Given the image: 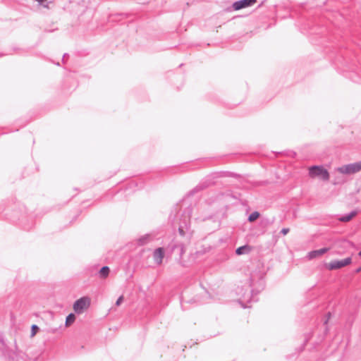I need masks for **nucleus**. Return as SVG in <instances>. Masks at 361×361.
<instances>
[{
    "label": "nucleus",
    "mask_w": 361,
    "mask_h": 361,
    "mask_svg": "<svg viewBox=\"0 0 361 361\" xmlns=\"http://www.w3.org/2000/svg\"><path fill=\"white\" fill-rule=\"evenodd\" d=\"M309 176L312 178H319L324 181L329 180V171L322 166H313L308 169Z\"/></svg>",
    "instance_id": "1"
},
{
    "label": "nucleus",
    "mask_w": 361,
    "mask_h": 361,
    "mask_svg": "<svg viewBox=\"0 0 361 361\" xmlns=\"http://www.w3.org/2000/svg\"><path fill=\"white\" fill-rule=\"evenodd\" d=\"M336 171L343 175H351L361 171V161L345 164L338 167Z\"/></svg>",
    "instance_id": "2"
},
{
    "label": "nucleus",
    "mask_w": 361,
    "mask_h": 361,
    "mask_svg": "<svg viewBox=\"0 0 361 361\" xmlns=\"http://www.w3.org/2000/svg\"><path fill=\"white\" fill-rule=\"evenodd\" d=\"M91 299L89 297H82L77 300L73 306V309L77 314H82L90 306Z\"/></svg>",
    "instance_id": "3"
},
{
    "label": "nucleus",
    "mask_w": 361,
    "mask_h": 361,
    "mask_svg": "<svg viewBox=\"0 0 361 361\" xmlns=\"http://www.w3.org/2000/svg\"><path fill=\"white\" fill-rule=\"evenodd\" d=\"M352 259L350 257H348L341 260H334L325 264L326 269L329 271L341 269L350 264Z\"/></svg>",
    "instance_id": "4"
},
{
    "label": "nucleus",
    "mask_w": 361,
    "mask_h": 361,
    "mask_svg": "<svg viewBox=\"0 0 361 361\" xmlns=\"http://www.w3.org/2000/svg\"><path fill=\"white\" fill-rule=\"evenodd\" d=\"M256 3L257 0H240L233 3V8L235 11H238L253 6Z\"/></svg>",
    "instance_id": "5"
},
{
    "label": "nucleus",
    "mask_w": 361,
    "mask_h": 361,
    "mask_svg": "<svg viewBox=\"0 0 361 361\" xmlns=\"http://www.w3.org/2000/svg\"><path fill=\"white\" fill-rule=\"evenodd\" d=\"M164 256L165 251L162 247L156 249L153 253L154 260L157 265H161L162 264Z\"/></svg>",
    "instance_id": "6"
},
{
    "label": "nucleus",
    "mask_w": 361,
    "mask_h": 361,
    "mask_svg": "<svg viewBox=\"0 0 361 361\" xmlns=\"http://www.w3.org/2000/svg\"><path fill=\"white\" fill-rule=\"evenodd\" d=\"M328 251H329V248H326V247H324V248H322L320 250H313V251L309 252L307 254V258L308 260H312L314 258H317V257L322 256Z\"/></svg>",
    "instance_id": "7"
},
{
    "label": "nucleus",
    "mask_w": 361,
    "mask_h": 361,
    "mask_svg": "<svg viewBox=\"0 0 361 361\" xmlns=\"http://www.w3.org/2000/svg\"><path fill=\"white\" fill-rule=\"evenodd\" d=\"M252 250V247L250 245H243L239 247L235 250V252L238 255H241L244 254H248Z\"/></svg>",
    "instance_id": "8"
},
{
    "label": "nucleus",
    "mask_w": 361,
    "mask_h": 361,
    "mask_svg": "<svg viewBox=\"0 0 361 361\" xmlns=\"http://www.w3.org/2000/svg\"><path fill=\"white\" fill-rule=\"evenodd\" d=\"M356 214H357V212L354 211V212H352L349 215H347V216L340 218L339 220L343 222H348V221H350L354 216H355Z\"/></svg>",
    "instance_id": "9"
},
{
    "label": "nucleus",
    "mask_w": 361,
    "mask_h": 361,
    "mask_svg": "<svg viewBox=\"0 0 361 361\" xmlns=\"http://www.w3.org/2000/svg\"><path fill=\"white\" fill-rule=\"evenodd\" d=\"M75 320V316L74 314L71 313V314H68L66 319V326H71L72 324L74 323Z\"/></svg>",
    "instance_id": "10"
},
{
    "label": "nucleus",
    "mask_w": 361,
    "mask_h": 361,
    "mask_svg": "<svg viewBox=\"0 0 361 361\" xmlns=\"http://www.w3.org/2000/svg\"><path fill=\"white\" fill-rule=\"evenodd\" d=\"M109 268L108 267H103L99 271V275L102 278H106L109 274Z\"/></svg>",
    "instance_id": "11"
},
{
    "label": "nucleus",
    "mask_w": 361,
    "mask_h": 361,
    "mask_svg": "<svg viewBox=\"0 0 361 361\" xmlns=\"http://www.w3.org/2000/svg\"><path fill=\"white\" fill-rule=\"evenodd\" d=\"M259 216V213L257 212H252L248 217V220L250 222H253L257 220Z\"/></svg>",
    "instance_id": "12"
},
{
    "label": "nucleus",
    "mask_w": 361,
    "mask_h": 361,
    "mask_svg": "<svg viewBox=\"0 0 361 361\" xmlns=\"http://www.w3.org/2000/svg\"><path fill=\"white\" fill-rule=\"evenodd\" d=\"M39 328L37 325H32L31 328V337H34L37 333Z\"/></svg>",
    "instance_id": "13"
},
{
    "label": "nucleus",
    "mask_w": 361,
    "mask_h": 361,
    "mask_svg": "<svg viewBox=\"0 0 361 361\" xmlns=\"http://www.w3.org/2000/svg\"><path fill=\"white\" fill-rule=\"evenodd\" d=\"M123 296H122V295H121V296H120V297L118 298V300H117V301H116V305L117 306L120 305H121V303L123 302Z\"/></svg>",
    "instance_id": "14"
},
{
    "label": "nucleus",
    "mask_w": 361,
    "mask_h": 361,
    "mask_svg": "<svg viewBox=\"0 0 361 361\" xmlns=\"http://www.w3.org/2000/svg\"><path fill=\"white\" fill-rule=\"evenodd\" d=\"M289 232V228H284L281 230V233L283 234V235H286Z\"/></svg>",
    "instance_id": "15"
},
{
    "label": "nucleus",
    "mask_w": 361,
    "mask_h": 361,
    "mask_svg": "<svg viewBox=\"0 0 361 361\" xmlns=\"http://www.w3.org/2000/svg\"><path fill=\"white\" fill-rule=\"evenodd\" d=\"M326 320L325 323H327V322L329 321V319H330V317H331V313H329H329H327V314L326 315Z\"/></svg>",
    "instance_id": "16"
},
{
    "label": "nucleus",
    "mask_w": 361,
    "mask_h": 361,
    "mask_svg": "<svg viewBox=\"0 0 361 361\" xmlns=\"http://www.w3.org/2000/svg\"><path fill=\"white\" fill-rule=\"evenodd\" d=\"M179 231H180V233H181V235H184V232L183 231V230H182V229H179Z\"/></svg>",
    "instance_id": "17"
},
{
    "label": "nucleus",
    "mask_w": 361,
    "mask_h": 361,
    "mask_svg": "<svg viewBox=\"0 0 361 361\" xmlns=\"http://www.w3.org/2000/svg\"><path fill=\"white\" fill-rule=\"evenodd\" d=\"M360 271H361V267H360V268H359V269L357 270V272H360Z\"/></svg>",
    "instance_id": "18"
},
{
    "label": "nucleus",
    "mask_w": 361,
    "mask_h": 361,
    "mask_svg": "<svg viewBox=\"0 0 361 361\" xmlns=\"http://www.w3.org/2000/svg\"><path fill=\"white\" fill-rule=\"evenodd\" d=\"M358 255L361 257V251L358 253Z\"/></svg>",
    "instance_id": "19"
}]
</instances>
